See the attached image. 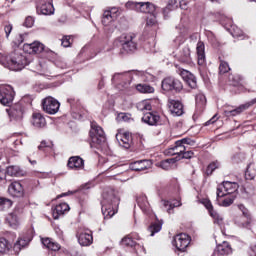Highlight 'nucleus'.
<instances>
[{"mask_svg":"<svg viewBox=\"0 0 256 256\" xmlns=\"http://www.w3.org/2000/svg\"><path fill=\"white\" fill-rule=\"evenodd\" d=\"M151 167V161L149 160H139L130 164V169L132 171H145Z\"/></svg>","mask_w":256,"mask_h":256,"instance_id":"nucleus-23","label":"nucleus"},{"mask_svg":"<svg viewBox=\"0 0 256 256\" xmlns=\"http://www.w3.org/2000/svg\"><path fill=\"white\" fill-rule=\"evenodd\" d=\"M228 79L232 82V85H237L241 81V76L230 74Z\"/></svg>","mask_w":256,"mask_h":256,"instance_id":"nucleus-54","label":"nucleus"},{"mask_svg":"<svg viewBox=\"0 0 256 256\" xmlns=\"http://www.w3.org/2000/svg\"><path fill=\"white\" fill-rule=\"evenodd\" d=\"M67 103H69L71 109H77L81 103L79 102V99H76L75 97H70L67 99Z\"/></svg>","mask_w":256,"mask_h":256,"instance_id":"nucleus-50","label":"nucleus"},{"mask_svg":"<svg viewBox=\"0 0 256 256\" xmlns=\"http://www.w3.org/2000/svg\"><path fill=\"white\" fill-rule=\"evenodd\" d=\"M231 71V68L229 67V63L225 61H221L219 65V73L221 75H225V73H229Z\"/></svg>","mask_w":256,"mask_h":256,"instance_id":"nucleus-44","label":"nucleus"},{"mask_svg":"<svg viewBox=\"0 0 256 256\" xmlns=\"http://www.w3.org/2000/svg\"><path fill=\"white\" fill-rule=\"evenodd\" d=\"M13 205V202L11 200L6 198H0V211H4V209H9Z\"/></svg>","mask_w":256,"mask_h":256,"instance_id":"nucleus-45","label":"nucleus"},{"mask_svg":"<svg viewBox=\"0 0 256 256\" xmlns=\"http://www.w3.org/2000/svg\"><path fill=\"white\" fill-rule=\"evenodd\" d=\"M5 177H6L5 170L0 169V183L1 181H3V179H5Z\"/></svg>","mask_w":256,"mask_h":256,"instance_id":"nucleus-63","label":"nucleus"},{"mask_svg":"<svg viewBox=\"0 0 256 256\" xmlns=\"http://www.w3.org/2000/svg\"><path fill=\"white\" fill-rule=\"evenodd\" d=\"M169 111L174 117H181L185 111L183 110V104L177 100H169Z\"/></svg>","mask_w":256,"mask_h":256,"instance_id":"nucleus-18","label":"nucleus"},{"mask_svg":"<svg viewBox=\"0 0 256 256\" xmlns=\"http://www.w3.org/2000/svg\"><path fill=\"white\" fill-rule=\"evenodd\" d=\"M235 199H237V195L227 194L226 198L222 201V207H231Z\"/></svg>","mask_w":256,"mask_h":256,"instance_id":"nucleus-38","label":"nucleus"},{"mask_svg":"<svg viewBox=\"0 0 256 256\" xmlns=\"http://www.w3.org/2000/svg\"><path fill=\"white\" fill-rule=\"evenodd\" d=\"M137 205L138 207H140V209L144 212L147 213V211H149V200H147V196L141 194L137 197L136 199Z\"/></svg>","mask_w":256,"mask_h":256,"instance_id":"nucleus-30","label":"nucleus"},{"mask_svg":"<svg viewBox=\"0 0 256 256\" xmlns=\"http://www.w3.org/2000/svg\"><path fill=\"white\" fill-rule=\"evenodd\" d=\"M45 50V45L43 43L35 41L30 44H24L23 51L25 53H28L29 55L37 54V53H43Z\"/></svg>","mask_w":256,"mask_h":256,"instance_id":"nucleus-15","label":"nucleus"},{"mask_svg":"<svg viewBox=\"0 0 256 256\" xmlns=\"http://www.w3.org/2000/svg\"><path fill=\"white\" fill-rule=\"evenodd\" d=\"M55 8H53V4L50 2H44L41 6L37 7V13L40 15H53Z\"/></svg>","mask_w":256,"mask_h":256,"instance_id":"nucleus-28","label":"nucleus"},{"mask_svg":"<svg viewBox=\"0 0 256 256\" xmlns=\"http://www.w3.org/2000/svg\"><path fill=\"white\" fill-rule=\"evenodd\" d=\"M196 53L198 57V65H205V43L201 41L197 43Z\"/></svg>","mask_w":256,"mask_h":256,"instance_id":"nucleus-29","label":"nucleus"},{"mask_svg":"<svg viewBox=\"0 0 256 256\" xmlns=\"http://www.w3.org/2000/svg\"><path fill=\"white\" fill-rule=\"evenodd\" d=\"M222 187L224 192L221 188H217V197H227V195H237V191L239 189V184L236 182H223Z\"/></svg>","mask_w":256,"mask_h":256,"instance_id":"nucleus-12","label":"nucleus"},{"mask_svg":"<svg viewBox=\"0 0 256 256\" xmlns=\"http://www.w3.org/2000/svg\"><path fill=\"white\" fill-rule=\"evenodd\" d=\"M67 167L73 171H80V169H85V160L80 156H71L68 159Z\"/></svg>","mask_w":256,"mask_h":256,"instance_id":"nucleus-16","label":"nucleus"},{"mask_svg":"<svg viewBox=\"0 0 256 256\" xmlns=\"http://www.w3.org/2000/svg\"><path fill=\"white\" fill-rule=\"evenodd\" d=\"M38 149L39 151H49V149H53V142L42 141Z\"/></svg>","mask_w":256,"mask_h":256,"instance_id":"nucleus-46","label":"nucleus"},{"mask_svg":"<svg viewBox=\"0 0 256 256\" xmlns=\"http://www.w3.org/2000/svg\"><path fill=\"white\" fill-rule=\"evenodd\" d=\"M4 31L6 33V37L9 38V35H11V32L13 31V25L8 24L4 27Z\"/></svg>","mask_w":256,"mask_h":256,"instance_id":"nucleus-58","label":"nucleus"},{"mask_svg":"<svg viewBox=\"0 0 256 256\" xmlns=\"http://www.w3.org/2000/svg\"><path fill=\"white\" fill-rule=\"evenodd\" d=\"M179 61L181 63H191V49L184 47L179 54Z\"/></svg>","mask_w":256,"mask_h":256,"instance_id":"nucleus-31","label":"nucleus"},{"mask_svg":"<svg viewBox=\"0 0 256 256\" xmlns=\"http://www.w3.org/2000/svg\"><path fill=\"white\" fill-rule=\"evenodd\" d=\"M131 79H133L131 72L115 73L112 77V83H116L124 89H127V87L131 85Z\"/></svg>","mask_w":256,"mask_h":256,"instance_id":"nucleus-13","label":"nucleus"},{"mask_svg":"<svg viewBox=\"0 0 256 256\" xmlns=\"http://www.w3.org/2000/svg\"><path fill=\"white\" fill-rule=\"evenodd\" d=\"M150 15L151 16L147 18L146 25L153 27V25L157 24V14L154 12L150 13Z\"/></svg>","mask_w":256,"mask_h":256,"instance_id":"nucleus-49","label":"nucleus"},{"mask_svg":"<svg viewBox=\"0 0 256 256\" xmlns=\"http://www.w3.org/2000/svg\"><path fill=\"white\" fill-rule=\"evenodd\" d=\"M194 155L195 153L193 151L185 150L184 152H182V156L180 159H191Z\"/></svg>","mask_w":256,"mask_h":256,"instance_id":"nucleus-56","label":"nucleus"},{"mask_svg":"<svg viewBox=\"0 0 256 256\" xmlns=\"http://www.w3.org/2000/svg\"><path fill=\"white\" fill-rule=\"evenodd\" d=\"M125 7H126L127 9H132L133 11H138V9H139V2L128 1V2L125 4Z\"/></svg>","mask_w":256,"mask_h":256,"instance_id":"nucleus-51","label":"nucleus"},{"mask_svg":"<svg viewBox=\"0 0 256 256\" xmlns=\"http://www.w3.org/2000/svg\"><path fill=\"white\" fill-rule=\"evenodd\" d=\"M210 217H212V219L214 220V223H216L220 227H221V225H223V221H224L223 216L221 214H219L217 210H214L210 214Z\"/></svg>","mask_w":256,"mask_h":256,"instance_id":"nucleus-39","label":"nucleus"},{"mask_svg":"<svg viewBox=\"0 0 256 256\" xmlns=\"http://www.w3.org/2000/svg\"><path fill=\"white\" fill-rule=\"evenodd\" d=\"M121 244L123 245V247H130L131 249H133V247H137V242L133 240V237H131V235H127L122 238Z\"/></svg>","mask_w":256,"mask_h":256,"instance_id":"nucleus-37","label":"nucleus"},{"mask_svg":"<svg viewBox=\"0 0 256 256\" xmlns=\"http://www.w3.org/2000/svg\"><path fill=\"white\" fill-rule=\"evenodd\" d=\"M180 9H183L184 11H186V9H187V0H181L180 1Z\"/></svg>","mask_w":256,"mask_h":256,"instance_id":"nucleus-62","label":"nucleus"},{"mask_svg":"<svg viewBox=\"0 0 256 256\" xmlns=\"http://www.w3.org/2000/svg\"><path fill=\"white\" fill-rule=\"evenodd\" d=\"M59 107H61V103L57 101V99L48 96L42 100V109L48 115H55L59 112Z\"/></svg>","mask_w":256,"mask_h":256,"instance_id":"nucleus-8","label":"nucleus"},{"mask_svg":"<svg viewBox=\"0 0 256 256\" xmlns=\"http://www.w3.org/2000/svg\"><path fill=\"white\" fill-rule=\"evenodd\" d=\"M195 142L193 140H191L190 138H183L181 140H178L175 142V146L168 148L165 150V154L166 155H177L176 161H180L183 153H185V151H187V147H189V145H193Z\"/></svg>","mask_w":256,"mask_h":256,"instance_id":"nucleus-4","label":"nucleus"},{"mask_svg":"<svg viewBox=\"0 0 256 256\" xmlns=\"http://www.w3.org/2000/svg\"><path fill=\"white\" fill-rule=\"evenodd\" d=\"M19 173V167L17 166H10L5 171V175H9L10 177H18Z\"/></svg>","mask_w":256,"mask_h":256,"instance_id":"nucleus-43","label":"nucleus"},{"mask_svg":"<svg viewBox=\"0 0 256 256\" xmlns=\"http://www.w3.org/2000/svg\"><path fill=\"white\" fill-rule=\"evenodd\" d=\"M252 254L256 256V244L251 247Z\"/></svg>","mask_w":256,"mask_h":256,"instance_id":"nucleus-64","label":"nucleus"},{"mask_svg":"<svg viewBox=\"0 0 256 256\" xmlns=\"http://www.w3.org/2000/svg\"><path fill=\"white\" fill-rule=\"evenodd\" d=\"M135 88L139 93H154L155 92V88H153V86L148 85V84H137L135 86Z\"/></svg>","mask_w":256,"mask_h":256,"instance_id":"nucleus-36","label":"nucleus"},{"mask_svg":"<svg viewBox=\"0 0 256 256\" xmlns=\"http://www.w3.org/2000/svg\"><path fill=\"white\" fill-rule=\"evenodd\" d=\"M33 25H35V18L31 16L26 17L24 27L31 28Z\"/></svg>","mask_w":256,"mask_h":256,"instance_id":"nucleus-53","label":"nucleus"},{"mask_svg":"<svg viewBox=\"0 0 256 256\" xmlns=\"http://www.w3.org/2000/svg\"><path fill=\"white\" fill-rule=\"evenodd\" d=\"M179 75L190 89H197V78L187 70H181Z\"/></svg>","mask_w":256,"mask_h":256,"instance_id":"nucleus-17","label":"nucleus"},{"mask_svg":"<svg viewBox=\"0 0 256 256\" xmlns=\"http://www.w3.org/2000/svg\"><path fill=\"white\" fill-rule=\"evenodd\" d=\"M31 123L34 127H36V129H43V127L47 125V121L45 120V117L43 116V114L39 112H34L32 114Z\"/></svg>","mask_w":256,"mask_h":256,"instance_id":"nucleus-22","label":"nucleus"},{"mask_svg":"<svg viewBox=\"0 0 256 256\" xmlns=\"http://www.w3.org/2000/svg\"><path fill=\"white\" fill-rule=\"evenodd\" d=\"M27 243H25V240H23L22 238L20 240L17 241V243L15 244V247H25Z\"/></svg>","mask_w":256,"mask_h":256,"instance_id":"nucleus-61","label":"nucleus"},{"mask_svg":"<svg viewBox=\"0 0 256 256\" xmlns=\"http://www.w3.org/2000/svg\"><path fill=\"white\" fill-rule=\"evenodd\" d=\"M8 193L12 197H23L25 190L23 189V185L20 182H12L8 187Z\"/></svg>","mask_w":256,"mask_h":256,"instance_id":"nucleus-20","label":"nucleus"},{"mask_svg":"<svg viewBox=\"0 0 256 256\" xmlns=\"http://www.w3.org/2000/svg\"><path fill=\"white\" fill-rule=\"evenodd\" d=\"M161 228H162V225L160 223H152L149 227L151 237H153L155 233H159V231H161Z\"/></svg>","mask_w":256,"mask_h":256,"instance_id":"nucleus-47","label":"nucleus"},{"mask_svg":"<svg viewBox=\"0 0 256 256\" xmlns=\"http://www.w3.org/2000/svg\"><path fill=\"white\" fill-rule=\"evenodd\" d=\"M10 121H15V123H21L23 117H25V107L21 103H16L12 105L9 109H6Z\"/></svg>","mask_w":256,"mask_h":256,"instance_id":"nucleus-7","label":"nucleus"},{"mask_svg":"<svg viewBox=\"0 0 256 256\" xmlns=\"http://www.w3.org/2000/svg\"><path fill=\"white\" fill-rule=\"evenodd\" d=\"M199 101H202V104L205 103L206 99H205V95L203 94H199L196 96V103H199Z\"/></svg>","mask_w":256,"mask_h":256,"instance_id":"nucleus-60","label":"nucleus"},{"mask_svg":"<svg viewBox=\"0 0 256 256\" xmlns=\"http://www.w3.org/2000/svg\"><path fill=\"white\" fill-rule=\"evenodd\" d=\"M231 253H233V248H231V245L228 244V242H223L222 244H219L216 247L213 255L214 256H225V255H231Z\"/></svg>","mask_w":256,"mask_h":256,"instance_id":"nucleus-21","label":"nucleus"},{"mask_svg":"<svg viewBox=\"0 0 256 256\" xmlns=\"http://www.w3.org/2000/svg\"><path fill=\"white\" fill-rule=\"evenodd\" d=\"M15 99V90L10 85L0 86V103L2 105H11Z\"/></svg>","mask_w":256,"mask_h":256,"instance_id":"nucleus-10","label":"nucleus"},{"mask_svg":"<svg viewBox=\"0 0 256 256\" xmlns=\"http://www.w3.org/2000/svg\"><path fill=\"white\" fill-rule=\"evenodd\" d=\"M191 243V238L186 233L177 234L174 237L173 245L178 249V251H185Z\"/></svg>","mask_w":256,"mask_h":256,"instance_id":"nucleus-14","label":"nucleus"},{"mask_svg":"<svg viewBox=\"0 0 256 256\" xmlns=\"http://www.w3.org/2000/svg\"><path fill=\"white\" fill-rule=\"evenodd\" d=\"M238 209L242 213V216L240 217V219L236 220L238 227H243L244 229H250L251 223L253 221V219L251 218V212H249V209H247V207H245V205L243 204H239Z\"/></svg>","mask_w":256,"mask_h":256,"instance_id":"nucleus-9","label":"nucleus"},{"mask_svg":"<svg viewBox=\"0 0 256 256\" xmlns=\"http://www.w3.org/2000/svg\"><path fill=\"white\" fill-rule=\"evenodd\" d=\"M171 11H173V10L171 8H169V6H166L165 8H163L162 13L164 15V19L169 18V13H171Z\"/></svg>","mask_w":256,"mask_h":256,"instance_id":"nucleus-59","label":"nucleus"},{"mask_svg":"<svg viewBox=\"0 0 256 256\" xmlns=\"http://www.w3.org/2000/svg\"><path fill=\"white\" fill-rule=\"evenodd\" d=\"M162 90L166 91V93H169L171 91H174L175 93H181L183 91V83L181 80L173 77L168 76L162 80L161 84Z\"/></svg>","mask_w":256,"mask_h":256,"instance_id":"nucleus-6","label":"nucleus"},{"mask_svg":"<svg viewBox=\"0 0 256 256\" xmlns=\"http://www.w3.org/2000/svg\"><path fill=\"white\" fill-rule=\"evenodd\" d=\"M69 209V204L60 203L52 210L53 219H59V217H61V215H65Z\"/></svg>","mask_w":256,"mask_h":256,"instance_id":"nucleus-25","label":"nucleus"},{"mask_svg":"<svg viewBox=\"0 0 256 256\" xmlns=\"http://www.w3.org/2000/svg\"><path fill=\"white\" fill-rule=\"evenodd\" d=\"M255 103H256V98H254L251 101L246 102L236 108L227 107L224 110V115H225V117H237V115H241V113H243V111H247V109H249V107H253V105H255Z\"/></svg>","mask_w":256,"mask_h":256,"instance_id":"nucleus-11","label":"nucleus"},{"mask_svg":"<svg viewBox=\"0 0 256 256\" xmlns=\"http://www.w3.org/2000/svg\"><path fill=\"white\" fill-rule=\"evenodd\" d=\"M162 205L167 209L168 213H171V211H173V209H175V207H181V202H176L174 204H171L167 200H162Z\"/></svg>","mask_w":256,"mask_h":256,"instance_id":"nucleus-41","label":"nucleus"},{"mask_svg":"<svg viewBox=\"0 0 256 256\" xmlns=\"http://www.w3.org/2000/svg\"><path fill=\"white\" fill-rule=\"evenodd\" d=\"M61 43L62 47H71V36H63Z\"/></svg>","mask_w":256,"mask_h":256,"instance_id":"nucleus-55","label":"nucleus"},{"mask_svg":"<svg viewBox=\"0 0 256 256\" xmlns=\"http://www.w3.org/2000/svg\"><path fill=\"white\" fill-rule=\"evenodd\" d=\"M0 63L11 71H21L27 65V58L18 51H15L10 53L9 56H3Z\"/></svg>","mask_w":256,"mask_h":256,"instance_id":"nucleus-3","label":"nucleus"},{"mask_svg":"<svg viewBox=\"0 0 256 256\" xmlns=\"http://www.w3.org/2000/svg\"><path fill=\"white\" fill-rule=\"evenodd\" d=\"M174 163H177V159L175 158H169L160 163L161 169H164V171H170V169H173Z\"/></svg>","mask_w":256,"mask_h":256,"instance_id":"nucleus-35","label":"nucleus"},{"mask_svg":"<svg viewBox=\"0 0 256 256\" xmlns=\"http://www.w3.org/2000/svg\"><path fill=\"white\" fill-rule=\"evenodd\" d=\"M90 135V147L92 149H98L106 155H109L110 149L109 144L107 143V137L105 136V131L101 126L97 125L95 122H91V129L89 132Z\"/></svg>","mask_w":256,"mask_h":256,"instance_id":"nucleus-1","label":"nucleus"},{"mask_svg":"<svg viewBox=\"0 0 256 256\" xmlns=\"http://www.w3.org/2000/svg\"><path fill=\"white\" fill-rule=\"evenodd\" d=\"M78 242L82 247H89L93 243V234L89 232H82L78 236Z\"/></svg>","mask_w":256,"mask_h":256,"instance_id":"nucleus-26","label":"nucleus"},{"mask_svg":"<svg viewBox=\"0 0 256 256\" xmlns=\"http://www.w3.org/2000/svg\"><path fill=\"white\" fill-rule=\"evenodd\" d=\"M111 21H113V16L111 15V11L110 10L104 11L103 17H102V25L107 27V25H109Z\"/></svg>","mask_w":256,"mask_h":256,"instance_id":"nucleus-40","label":"nucleus"},{"mask_svg":"<svg viewBox=\"0 0 256 256\" xmlns=\"http://www.w3.org/2000/svg\"><path fill=\"white\" fill-rule=\"evenodd\" d=\"M157 7L151 2H138V13H155Z\"/></svg>","mask_w":256,"mask_h":256,"instance_id":"nucleus-24","label":"nucleus"},{"mask_svg":"<svg viewBox=\"0 0 256 256\" xmlns=\"http://www.w3.org/2000/svg\"><path fill=\"white\" fill-rule=\"evenodd\" d=\"M118 41L121 43L123 51L126 53H133L137 51V35L133 33H124Z\"/></svg>","mask_w":256,"mask_h":256,"instance_id":"nucleus-5","label":"nucleus"},{"mask_svg":"<svg viewBox=\"0 0 256 256\" xmlns=\"http://www.w3.org/2000/svg\"><path fill=\"white\" fill-rule=\"evenodd\" d=\"M102 199V214L104 215V219H111L117 213L115 210L119 207V201L121 199L115 195V191L112 189L105 190L102 193Z\"/></svg>","mask_w":256,"mask_h":256,"instance_id":"nucleus-2","label":"nucleus"},{"mask_svg":"<svg viewBox=\"0 0 256 256\" xmlns=\"http://www.w3.org/2000/svg\"><path fill=\"white\" fill-rule=\"evenodd\" d=\"M201 203L207 209L209 215H211V213H214L215 208L213 207V203H211V200L204 198L201 200Z\"/></svg>","mask_w":256,"mask_h":256,"instance_id":"nucleus-42","label":"nucleus"},{"mask_svg":"<svg viewBox=\"0 0 256 256\" xmlns=\"http://www.w3.org/2000/svg\"><path fill=\"white\" fill-rule=\"evenodd\" d=\"M42 243L47 249H50L51 251H59L61 249V245L57 242H54L53 240L46 238L42 240Z\"/></svg>","mask_w":256,"mask_h":256,"instance_id":"nucleus-33","label":"nucleus"},{"mask_svg":"<svg viewBox=\"0 0 256 256\" xmlns=\"http://www.w3.org/2000/svg\"><path fill=\"white\" fill-rule=\"evenodd\" d=\"M116 139L124 149H129L131 147V135L129 133L117 134Z\"/></svg>","mask_w":256,"mask_h":256,"instance_id":"nucleus-27","label":"nucleus"},{"mask_svg":"<svg viewBox=\"0 0 256 256\" xmlns=\"http://www.w3.org/2000/svg\"><path fill=\"white\" fill-rule=\"evenodd\" d=\"M167 6L168 9L175 11V9H177V0H169Z\"/></svg>","mask_w":256,"mask_h":256,"instance_id":"nucleus-57","label":"nucleus"},{"mask_svg":"<svg viewBox=\"0 0 256 256\" xmlns=\"http://www.w3.org/2000/svg\"><path fill=\"white\" fill-rule=\"evenodd\" d=\"M12 247L13 245H11V242H9L7 239L3 237L0 238V253L2 255H5L9 251H11Z\"/></svg>","mask_w":256,"mask_h":256,"instance_id":"nucleus-32","label":"nucleus"},{"mask_svg":"<svg viewBox=\"0 0 256 256\" xmlns=\"http://www.w3.org/2000/svg\"><path fill=\"white\" fill-rule=\"evenodd\" d=\"M143 123L147 125H162L161 123V116L157 113L147 112L142 117Z\"/></svg>","mask_w":256,"mask_h":256,"instance_id":"nucleus-19","label":"nucleus"},{"mask_svg":"<svg viewBox=\"0 0 256 256\" xmlns=\"http://www.w3.org/2000/svg\"><path fill=\"white\" fill-rule=\"evenodd\" d=\"M7 221L10 225H17V221H18L17 214L15 213L9 214L7 217Z\"/></svg>","mask_w":256,"mask_h":256,"instance_id":"nucleus-52","label":"nucleus"},{"mask_svg":"<svg viewBox=\"0 0 256 256\" xmlns=\"http://www.w3.org/2000/svg\"><path fill=\"white\" fill-rule=\"evenodd\" d=\"M219 165L218 161L210 163L206 169V175H213V171L219 169Z\"/></svg>","mask_w":256,"mask_h":256,"instance_id":"nucleus-48","label":"nucleus"},{"mask_svg":"<svg viewBox=\"0 0 256 256\" xmlns=\"http://www.w3.org/2000/svg\"><path fill=\"white\" fill-rule=\"evenodd\" d=\"M231 35L232 37H236L237 39H249V36H245L243 30H241L237 26H231Z\"/></svg>","mask_w":256,"mask_h":256,"instance_id":"nucleus-34","label":"nucleus"}]
</instances>
